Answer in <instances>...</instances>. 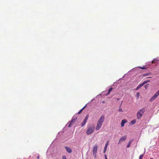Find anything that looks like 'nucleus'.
Instances as JSON below:
<instances>
[{"instance_id": "1", "label": "nucleus", "mask_w": 159, "mask_h": 159, "mask_svg": "<svg viewBox=\"0 0 159 159\" xmlns=\"http://www.w3.org/2000/svg\"><path fill=\"white\" fill-rule=\"evenodd\" d=\"M104 118L105 116L104 115H102L101 116L97 122V126L96 128V130H99L101 127L104 121Z\"/></svg>"}, {"instance_id": "26", "label": "nucleus", "mask_w": 159, "mask_h": 159, "mask_svg": "<svg viewBox=\"0 0 159 159\" xmlns=\"http://www.w3.org/2000/svg\"><path fill=\"white\" fill-rule=\"evenodd\" d=\"M62 159H67L66 157L64 156L62 157Z\"/></svg>"}, {"instance_id": "32", "label": "nucleus", "mask_w": 159, "mask_h": 159, "mask_svg": "<svg viewBox=\"0 0 159 159\" xmlns=\"http://www.w3.org/2000/svg\"><path fill=\"white\" fill-rule=\"evenodd\" d=\"M107 159V158H106V159Z\"/></svg>"}, {"instance_id": "23", "label": "nucleus", "mask_w": 159, "mask_h": 159, "mask_svg": "<svg viewBox=\"0 0 159 159\" xmlns=\"http://www.w3.org/2000/svg\"><path fill=\"white\" fill-rule=\"evenodd\" d=\"M148 84L145 85V89H147V88L148 87Z\"/></svg>"}, {"instance_id": "4", "label": "nucleus", "mask_w": 159, "mask_h": 159, "mask_svg": "<svg viewBox=\"0 0 159 159\" xmlns=\"http://www.w3.org/2000/svg\"><path fill=\"white\" fill-rule=\"evenodd\" d=\"M77 119V118L76 117H73L72 118V120L70 122V124L68 125V127H71L72 125L74 124V123L75 122L76 120Z\"/></svg>"}, {"instance_id": "17", "label": "nucleus", "mask_w": 159, "mask_h": 159, "mask_svg": "<svg viewBox=\"0 0 159 159\" xmlns=\"http://www.w3.org/2000/svg\"><path fill=\"white\" fill-rule=\"evenodd\" d=\"M131 142H132L131 141H130L129 142L128 144L127 145V146H126L127 148H128L130 146V145Z\"/></svg>"}, {"instance_id": "24", "label": "nucleus", "mask_w": 159, "mask_h": 159, "mask_svg": "<svg viewBox=\"0 0 159 159\" xmlns=\"http://www.w3.org/2000/svg\"><path fill=\"white\" fill-rule=\"evenodd\" d=\"M139 68H140L141 69H146V68H145L144 67H139Z\"/></svg>"}, {"instance_id": "20", "label": "nucleus", "mask_w": 159, "mask_h": 159, "mask_svg": "<svg viewBox=\"0 0 159 159\" xmlns=\"http://www.w3.org/2000/svg\"><path fill=\"white\" fill-rule=\"evenodd\" d=\"M88 117H89L88 115H86V116H85V118L84 120L87 121V120L88 119Z\"/></svg>"}, {"instance_id": "11", "label": "nucleus", "mask_w": 159, "mask_h": 159, "mask_svg": "<svg viewBox=\"0 0 159 159\" xmlns=\"http://www.w3.org/2000/svg\"><path fill=\"white\" fill-rule=\"evenodd\" d=\"M86 122V120H84L83 121L81 124V126L82 127L83 126L85 125Z\"/></svg>"}, {"instance_id": "7", "label": "nucleus", "mask_w": 159, "mask_h": 159, "mask_svg": "<svg viewBox=\"0 0 159 159\" xmlns=\"http://www.w3.org/2000/svg\"><path fill=\"white\" fill-rule=\"evenodd\" d=\"M158 95L155 93L154 96H153L150 99V102H152L156 98H157Z\"/></svg>"}, {"instance_id": "25", "label": "nucleus", "mask_w": 159, "mask_h": 159, "mask_svg": "<svg viewBox=\"0 0 159 159\" xmlns=\"http://www.w3.org/2000/svg\"><path fill=\"white\" fill-rule=\"evenodd\" d=\"M158 96L159 95V90L156 93Z\"/></svg>"}, {"instance_id": "31", "label": "nucleus", "mask_w": 159, "mask_h": 159, "mask_svg": "<svg viewBox=\"0 0 159 159\" xmlns=\"http://www.w3.org/2000/svg\"><path fill=\"white\" fill-rule=\"evenodd\" d=\"M150 159H153V158H150Z\"/></svg>"}, {"instance_id": "6", "label": "nucleus", "mask_w": 159, "mask_h": 159, "mask_svg": "<svg viewBox=\"0 0 159 159\" xmlns=\"http://www.w3.org/2000/svg\"><path fill=\"white\" fill-rule=\"evenodd\" d=\"M126 136L125 135L122 137L119 140V143L125 140L126 139Z\"/></svg>"}, {"instance_id": "13", "label": "nucleus", "mask_w": 159, "mask_h": 159, "mask_svg": "<svg viewBox=\"0 0 159 159\" xmlns=\"http://www.w3.org/2000/svg\"><path fill=\"white\" fill-rule=\"evenodd\" d=\"M86 107V105L82 109L80 110L78 112V114H80L81 112Z\"/></svg>"}, {"instance_id": "19", "label": "nucleus", "mask_w": 159, "mask_h": 159, "mask_svg": "<svg viewBox=\"0 0 159 159\" xmlns=\"http://www.w3.org/2000/svg\"><path fill=\"white\" fill-rule=\"evenodd\" d=\"M143 154L141 155L139 157V159H143Z\"/></svg>"}, {"instance_id": "30", "label": "nucleus", "mask_w": 159, "mask_h": 159, "mask_svg": "<svg viewBox=\"0 0 159 159\" xmlns=\"http://www.w3.org/2000/svg\"><path fill=\"white\" fill-rule=\"evenodd\" d=\"M105 102V101H103V102H102V103H104Z\"/></svg>"}, {"instance_id": "10", "label": "nucleus", "mask_w": 159, "mask_h": 159, "mask_svg": "<svg viewBox=\"0 0 159 159\" xmlns=\"http://www.w3.org/2000/svg\"><path fill=\"white\" fill-rule=\"evenodd\" d=\"M127 122V121L125 120H122L121 123V125L122 127H123L124 124Z\"/></svg>"}, {"instance_id": "3", "label": "nucleus", "mask_w": 159, "mask_h": 159, "mask_svg": "<svg viewBox=\"0 0 159 159\" xmlns=\"http://www.w3.org/2000/svg\"><path fill=\"white\" fill-rule=\"evenodd\" d=\"M95 129L94 126L92 127H89L86 133L88 134H92L94 131Z\"/></svg>"}, {"instance_id": "9", "label": "nucleus", "mask_w": 159, "mask_h": 159, "mask_svg": "<svg viewBox=\"0 0 159 159\" xmlns=\"http://www.w3.org/2000/svg\"><path fill=\"white\" fill-rule=\"evenodd\" d=\"M65 148L68 153H70L72 152V150L69 147L66 146Z\"/></svg>"}, {"instance_id": "22", "label": "nucleus", "mask_w": 159, "mask_h": 159, "mask_svg": "<svg viewBox=\"0 0 159 159\" xmlns=\"http://www.w3.org/2000/svg\"><path fill=\"white\" fill-rule=\"evenodd\" d=\"M136 96H137V98H138L139 97V93L138 92V93H137Z\"/></svg>"}, {"instance_id": "28", "label": "nucleus", "mask_w": 159, "mask_h": 159, "mask_svg": "<svg viewBox=\"0 0 159 159\" xmlns=\"http://www.w3.org/2000/svg\"><path fill=\"white\" fill-rule=\"evenodd\" d=\"M105 159H106V158H107L106 155H105Z\"/></svg>"}, {"instance_id": "18", "label": "nucleus", "mask_w": 159, "mask_h": 159, "mask_svg": "<svg viewBox=\"0 0 159 159\" xmlns=\"http://www.w3.org/2000/svg\"><path fill=\"white\" fill-rule=\"evenodd\" d=\"M149 80H145V81H144L143 82V84H145L147 83L148 82H149Z\"/></svg>"}, {"instance_id": "15", "label": "nucleus", "mask_w": 159, "mask_h": 159, "mask_svg": "<svg viewBox=\"0 0 159 159\" xmlns=\"http://www.w3.org/2000/svg\"><path fill=\"white\" fill-rule=\"evenodd\" d=\"M136 120H135V119L133 120H132V121H131V123L132 124H134L136 123Z\"/></svg>"}, {"instance_id": "8", "label": "nucleus", "mask_w": 159, "mask_h": 159, "mask_svg": "<svg viewBox=\"0 0 159 159\" xmlns=\"http://www.w3.org/2000/svg\"><path fill=\"white\" fill-rule=\"evenodd\" d=\"M108 142H109V141H107V142L106 143V144L105 145V147H104V151H103V152L104 153H105L106 152V150H107V146H108Z\"/></svg>"}, {"instance_id": "29", "label": "nucleus", "mask_w": 159, "mask_h": 159, "mask_svg": "<svg viewBox=\"0 0 159 159\" xmlns=\"http://www.w3.org/2000/svg\"><path fill=\"white\" fill-rule=\"evenodd\" d=\"M37 159H39V156H38L37 157Z\"/></svg>"}, {"instance_id": "16", "label": "nucleus", "mask_w": 159, "mask_h": 159, "mask_svg": "<svg viewBox=\"0 0 159 159\" xmlns=\"http://www.w3.org/2000/svg\"><path fill=\"white\" fill-rule=\"evenodd\" d=\"M113 89V88L112 87H111L110 88V89H109L108 92V93L107 94V95L109 94L110 93V92L112 91V90Z\"/></svg>"}, {"instance_id": "27", "label": "nucleus", "mask_w": 159, "mask_h": 159, "mask_svg": "<svg viewBox=\"0 0 159 159\" xmlns=\"http://www.w3.org/2000/svg\"><path fill=\"white\" fill-rule=\"evenodd\" d=\"M148 75V74H144V75H143V76H145Z\"/></svg>"}, {"instance_id": "12", "label": "nucleus", "mask_w": 159, "mask_h": 159, "mask_svg": "<svg viewBox=\"0 0 159 159\" xmlns=\"http://www.w3.org/2000/svg\"><path fill=\"white\" fill-rule=\"evenodd\" d=\"M143 83L139 85L137 87L136 90L138 89L143 85Z\"/></svg>"}, {"instance_id": "14", "label": "nucleus", "mask_w": 159, "mask_h": 159, "mask_svg": "<svg viewBox=\"0 0 159 159\" xmlns=\"http://www.w3.org/2000/svg\"><path fill=\"white\" fill-rule=\"evenodd\" d=\"M158 60L156 59H154L153 61H152V63H156V62L158 61Z\"/></svg>"}, {"instance_id": "5", "label": "nucleus", "mask_w": 159, "mask_h": 159, "mask_svg": "<svg viewBox=\"0 0 159 159\" xmlns=\"http://www.w3.org/2000/svg\"><path fill=\"white\" fill-rule=\"evenodd\" d=\"M97 149H98V145H95L94 146L93 148V155H94V154H95L96 155V154L97 153Z\"/></svg>"}, {"instance_id": "21", "label": "nucleus", "mask_w": 159, "mask_h": 159, "mask_svg": "<svg viewBox=\"0 0 159 159\" xmlns=\"http://www.w3.org/2000/svg\"><path fill=\"white\" fill-rule=\"evenodd\" d=\"M118 111L119 112H123L122 109L120 107H119Z\"/></svg>"}, {"instance_id": "2", "label": "nucleus", "mask_w": 159, "mask_h": 159, "mask_svg": "<svg viewBox=\"0 0 159 159\" xmlns=\"http://www.w3.org/2000/svg\"><path fill=\"white\" fill-rule=\"evenodd\" d=\"M145 110L144 108H142L137 113V118L138 119H140L144 112Z\"/></svg>"}]
</instances>
